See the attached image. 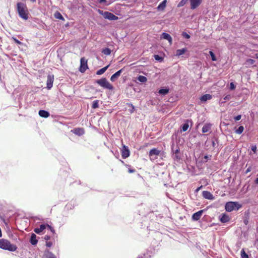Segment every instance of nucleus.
I'll list each match as a JSON object with an SVG mask.
<instances>
[{
  "mask_svg": "<svg viewBox=\"0 0 258 258\" xmlns=\"http://www.w3.org/2000/svg\"><path fill=\"white\" fill-rule=\"evenodd\" d=\"M102 52L105 55H109L111 54V51L109 48H105L102 50Z\"/></svg>",
  "mask_w": 258,
  "mask_h": 258,
  "instance_id": "nucleus-29",
  "label": "nucleus"
},
{
  "mask_svg": "<svg viewBox=\"0 0 258 258\" xmlns=\"http://www.w3.org/2000/svg\"><path fill=\"white\" fill-rule=\"evenodd\" d=\"M126 167H131V166H130V165H126Z\"/></svg>",
  "mask_w": 258,
  "mask_h": 258,
  "instance_id": "nucleus-57",
  "label": "nucleus"
},
{
  "mask_svg": "<svg viewBox=\"0 0 258 258\" xmlns=\"http://www.w3.org/2000/svg\"><path fill=\"white\" fill-rule=\"evenodd\" d=\"M160 154V151L157 148L151 149L149 153V156L151 160H154L157 159V156Z\"/></svg>",
  "mask_w": 258,
  "mask_h": 258,
  "instance_id": "nucleus-6",
  "label": "nucleus"
},
{
  "mask_svg": "<svg viewBox=\"0 0 258 258\" xmlns=\"http://www.w3.org/2000/svg\"><path fill=\"white\" fill-rule=\"evenodd\" d=\"M212 96L211 95L207 94H205V95H203V96H202L200 97V99L201 101H202V102H205L208 100H210L211 99H212Z\"/></svg>",
  "mask_w": 258,
  "mask_h": 258,
  "instance_id": "nucleus-19",
  "label": "nucleus"
},
{
  "mask_svg": "<svg viewBox=\"0 0 258 258\" xmlns=\"http://www.w3.org/2000/svg\"><path fill=\"white\" fill-rule=\"evenodd\" d=\"M231 98V96L230 95L228 94V95H226L224 97V100H229Z\"/></svg>",
  "mask_w": 258,
  "mask_h": 258,
  "instance_id": "nucleus-44",
  "label": "nucleus"
},
{
  "mask_svg": "<svg viewBox=\"0 0 258 258\" xmlns=\"http://www.w3.org/2000/svg\"><path fill=\"white\" fill-rule=\"evenodd\" d=\"M244 130V127L243 126H240L237 130L235 131L236 133L238 134H241L242 133Z\"/></svg>",
  "mask_w": 258,
  "mask_h": 258,
  "instance_id": "nucleus-32",
  "label": "nucleus"
},
{
  "mask_svg": "<svg viewBox=\"0 0 258 258\" xmlns=\"http://www.w3.org/2000/svg\"><path fill=\"white\" fill-rule=\"evenodd\" d=\"M129 105L131 106L132 107V109L130 110V112L132 113L134 112V111L135 110V107H134V106L132 104H129Z\"/></svg>",
  "mask_w": 258,
  "mask_h": 258,
  "instance_id": "nucleus-45",
  "label": "nucleus"
},
{
  "mask_svg": "<svg viewBox=\"0 0 258 258\" xmlns=\"http://www.w3.org/2000/svg\"><path fill=\"white\" fill-rule=\"evenodd\" d=\"M99 86L103 87L104 89L112 90L113 89V86L105 78H102L99 80H97L96 81Z\"/></svg>",
  "mask_w": 258,
  "mask_h": 258,
  "instance_id": "nucleus-4",
  "label": "nucleus"
},
{
  "mask_svg": "<svg viewBox=\"0 0 258 258\" xmlns=\"http://www.w3.org/2000/svg\"><path fill=\"white\" fill-rule=\"evenodd\" d=\"M235 88V86L234 85V83H231L230 84V90H234Z\"/></svg>",
  "mask_w": 258,
  "mask_h": 258,
  "instance_id": "nucleus-42",
  "label": "nucleus"
},
{
  "mask_svg": "<svg viewBox=\"0 0 258 258\" xmlns=\"http://www.w3.org/2000/svg\"><path fill=\"white\" fill-rule=\"evenodd\" d=\"M123 69H121L112 75L110 78V80L112 82H114L116 79L120 76L121 73L122 72Z\"/></svg>",
  "mask_w": 258,
  "mask_h": 258,
  "instance_id": "nucleus-16",
  "label": "nucleus"
},
{
  "mask_svg": "<svg viewBox=\"0 0 258 258\" xmlns=\"http://www.w3.org/2000/svg\"><path fill=\"white\" fill-rule=\"evenodd\" d=\"M99 13L100 14L102 15L105 19L109 20H117L118 19V17L108 12H103V11L99 10Z\"/></svg>",
  "mask_w": 258,
  "mask_h": 258,
  "instance_id": "nucleus-5",
  "label": "nucleus"
},
{
  "mask_svg": "<svg viewBox=\"0 0 258 258\" xmlns=\"http://www.w3.org/2000/svg\"><path fill=\"white\" fill-rule=\"evenodd\" d=\"M30 1H31L32 3H35V2H36V0H30Z\"/></svg>",
  "mask_w": 258,
  "mask_h": 258,
  "instance_id": "nucleus-54",
  "label": "nucleus"
},
{
  "mask_svg": "<svg viewBox=\"0 0 258 258\" xmlns=\"http://www.w3.org/2000/svg\"><path fill=\"white\" fill-rule=\"evenodd\" d=\"M138 80L142 83H145L147 81V79L146 77L143 76H139L138 78Z\"/></svg>",
  "mask_w": 258,
  "mask_h": 258,
  "instance_id": "nucleus-27",
  "label": "nucleus"
},
{
  "mask_svg": "<svg viewBox=\"0 0 258 258\" xmlns=\"http://www.w3.org/2000/svg\"><path fill=\"white\" fill-rule=\"evenodd\" d=\"M186 48H183L182 49H177L176 51V56H180L182 54L185 53V52L186 51Z\"/></svg>",
  "mask_w": 258,
  "mask_h": 258,
  "instance_id": "nucleus-24",
  "label": "nucleus"
},
{
  "mask_svg": "<svg viewBox=\"0 0 258 258\" xmlns=\"http://www.w3.org/2000/svg\"><path fill=\"white\" fill-rule=\"evenodd\" d=\"M47 227L50 229V230L53 233H54L55 230L50 225H47Z\"/></svg>",
  "mask_w": 258,
  "mask_h": 258,
  "instance_id": "nucleus-46",
  "label": "nucleus"
},
{
  "mask_svg": "<svg viewBox=\"0 0 258 258\" xmlns=\"http://www.w3.org/2000/svg\"><path fill=\"white\" fill-rule=\"evenodd\" d=\"M248 221L247 220L244 221V223L246 225Z\"/></svg>",
  "mask_w": 258,
  "mask_h": 258,
  "instance_id": "nucleus-56",
  "label": "nucleus"
},
{
  "mask_svg": "<svg viewBox=\"0 0 258 258\" xmlns=\"http://www.w3.org/2000/svg\"><path fill=\"white\" fill-rule=\"evenodd\" d=\"M203 213V210H200V211L194 213L192 216V219L195 221H198V220H199L201 218Z\"/></svg>",
  "mask_w": 258,
  "mask_h": 258,
  "instance_id": "nucleus-14",
  "label": "nucleus"
},
{
  "mask_svg": "<svg viewBox=\"0 0 258 258\" xmlns=\"http://www.w3.org/2000/svg\"><path fill=\"white\" fill-rule=\"evenodd\" d=\"M204 159H205V162H207L208 160H209V157L208 155H205L204 156Z\"/></svg>",
  "mask_w": 258,
  "mask_h": 258,
  "instance_id": "nucleus-50",
  "label": "nucleus"
},
{
  "mask_svg": "<svg viewBox=\"0 0 258 258\" xmlns=\"http://www.w3.org/2000/svg\"><path fill=\"white\" fill-rule=\"evenodd\" d=\"M188 0H181L178 4V7L183 6L184 5Z\"/></svg>",
  "mask_w": 258,
  "mask_h": 258,
  "instance_id": "nucleus-37",
  "label": "nucleus"
},
{
  "mask_svg": "<svg viewBox=\"0 0 258 258\" xmlns=\"http://www.w3.org/2000/svg\"><path fill=\"white\" fill-rule=\"evenodd\" d=\"M254 182L255 184H258V177L255 179Z\"/></svg>",
  "mask_w": 258,
  "mask_h": 258,
  "instance_id": "nucleus-51",
  "label": "nucleus"
},
{
  "mask_svg": "<svg viewBox=\"0 0 258 258\" xmlns=\"http://www.w3.org/2000/svg\"><path fill=\"white\" fill-rule=\"evenodd\" d=\"M45 228L46 226L45 225L42 224L40 226L39 228H35L34 232L37 234H39L42 231H43Z\"/></svg>",
  "mask_w": 258,
  "mask_h": 258,
  "instance_id": "nucleus-23",
  "label": "nucleus"
},
{
  "mask_svg": "<svg viewBox=\"0 0 258 258\" xmlns=\"http://www.w3.org/2000/svg\"><path fill=\"white\" fill-rule=\"evenodd\" d=\"M53 80H54L53 76L48 75L47 76V88L48 89H50L52 87Z\"/></svg>",
  "mask_w": 258,
  "mask_h": 258,
  "instance_id": "nucleus-11",
  "label": "nucleus"
},
{
  "mask_svg": "<svg viewBox=\"0 0 258 258\" xmlns=\"http://www.w3.org/2000/svg\"><path fill=\"white\" fill-rule=\"evenodd\" d=\"M105 1H106V0H99V3H102L105 2Z\"/></svg>",
  "mask_w": 258,
  "mask_h": 258,
  "instance_id": "nucleus-53",
  "label": "nucleus"
},
{
  "mask_svg": "<svg viewBox=\"0 0 258 258\" xmlns=\"http://www.w3.org/2000/svg\"><path fill=\"white\" fill-rule=\"evenodd\" d=\"M42 258H56V257L49 250H45Z\"/></svg>",
  "mask_w": 258,
  "mask_h": 258,
  "instance_id": "nucleus-15",
  "label": "nucleus"
},
{
  "mask_svg": "<svg viewBox=\"0 0 258 258\" xmlns=\"http://www.w3.org/2000/svg\"><path fill=\"white\" fill-rule=\"evenodd\" d=\"M241 207V205L237 202H228L225 205V210L230 212L233 210H238Z\"/></svg>",
  "mask_w": 258,
  "mask_h": 258,
  "instance_id": "nucleus-3",
  "label": "nucleus"
},
{
  "mask_svg": "<svg viewBox=\"0 0 258 258\" xmlns=\"http://www.w3.org/2000/svg\"><path fill=\"white\" fill-rule=\"evenodd\" d=\"M182 36L185 37V38H187V39H189L190 38V36L189 35H188V34H187L185 32H183L182 33Z\"/></svg>",
  "mask_w": 258,
  "mask_h": 258,
  "instance_id": "nucleus-41",
  "label": "nucleus"
},
{
  "mask_svg": "<svg viewBox=\"0 0 258 258\" xmlns=\"http://www.w3.org/2000/svg\"><path fill=\"white\" fill-rule=\"evenodd\" d=\"M154 57L156 60L159 61L160 62L163 60V58L159 55H154Z\"/></svg>",
  "mask_w": 258,
  "mask_h": 258,
  "instance_id": "nucleus-34",
  "label": "nucleus"
},
{
  "mask_svg": "<svg viewBox=\"0 0 258 258\" xmlns=\"http://www.w3.org/2000/svg\"><path fill=\"white\" fill-rule=\"evenodd\" d=\"M189 127V125L188 123H184L183 124L182 126V131L183 132H185L187 130L188 128Z\"/></svg>",
  "mask_w": 258,
  "mask_h": 258,
  "instance_id": "nucleus-36",
  "label": "nucleus"
},
{
  "mask_svg": "<svg viewBox=\"0 0 258 258\" xmlns=\"http://www.w3.org/2000/svg\"><path fill=\"white\" fill-rule=\"evenodd\" d=\"M99 107V100H95L93 101L92 108L95 109Z\"/></svg>",
  "mask_w": 258,
  "mask_h": 258,
  "instance_id": "nucleus-31",
  "label": "nucleus"
},
{
  "mask_svg": "<svg viewBox=\"0 0 258 258\" xmlns=\"http://www.w3.org/2000/svg\"><path fill=\"white\" fill-rule=\"evenodd\" d=\"M167 4V0H164L162 1L158 6L157 9L158 11H163L166 6Z\"/></svg>",
  "mask_w": 258,
  "mask_h": 258,
  "instance_id": "nucleus-18",
  "label": "nucleus"
},
{
  "mask_svg": "<svg viewBox=\"0 0 258 258\" xmlns=\"http://www.w3.org/2000/svg\"><path fill=\"white\" fill-rule=\"evenodd\" d=\"M109 66V65H108V66L98 70L96 72V74L97 75H101L103 74L107 70V69H108Z\"/></svg>",
  "mask_w": 258,
  "mask_h": 258,
  "instance_id": "nucleus-26",
  "label": "nucleus"
},
{
  "mask_svg": "<svg viewBox=\"0 0 258 258\" xmlns=\"http://www.w3.org/2000/svg\"><path fill=\"white\" fill-rule=\"evenodd\" d=\"M38 114L41 117H44V118L48 117L50 115L48 111L44 110H39Z\"/></svg>",
  "mask_w": 258,
  "mask_h": 258,
  "instance_id": "nucleus-20",
  "label": "nucleus"
},
{
  "mask_svg": "<svg viewBox=\"0 0 258 258\" xmlns=\"http://www.w3.org/2000/svg\"><path fill=\"white\" fill-rule=\"evenodd\" d=\"M88 69L87 60L84 57H82L80 60V66L79 71L81 73H84Z\"/></svg>",
  "mask_w": 258,
  "mask_h": 258,
  "instance_id": "nucleus-7",
  "label": "nucleus"
},
{
  "mask_svg": "<svg viewBox=\"0 0 258 258\" xmlns=\"http://www.w3.org/2000/svg\"><path fill=\"white\" fill-rule=\"evenodd\" d=\"M220 221L222 223H226L230 220V218L228 215L226 214H222L221 215Z\"/></svg>",
  "mask_w": 258,
  "mask_h": 258,
  "instance_id": "nucleus-17",
  "label": "nucleus"
},
{
  "mask_svg": "<svg viewBox=\"0 0 258 258\" xmlns=\"http://www.w3.org/2000/svg\"><path fill=\"white\" fill-rule=\"evenodd\" d=\"M169 90L168 89H161L159 90V93L160 94L166 95L168 93Z\"/></svg>",
  "mask_w": 258,
  "mask_h": 258,
  "instance_id": "nucleus-30",
  "label": "nucleus"
},
{
  "mask_svg": "<svg viewBox=\"0 0 258 258\" xmlns=\"http://www.w3.org/2000/svg\"><path fill=\"white\" fill-rule=\"evenodd\" d=\"M241 118V116L240 115H238L235 117H234V119L236 121L240 120Z\"/></svg>",
  "mask_w": 258,
  "mask_h": 258,
  "instance_id": "nucleus-49",
  "label": "nucleus"
},
{
  "mask_svg": "<svg viewBox=\"0 0 258 258\" xmlns=\"http://www.w3.org/2000/svg\"><path fill=\"white\" fill-rule=\"evenodd\" d=\"M72 132L74 134H75L78 136H79L84 135L85 133L84 129L83 128H79V127L74 128L73 130H72Z\"/></svg>",
  "mask_w": 258,
  "mask_h": 258,
  "instance_id": "nucleus-12",
  "label": "nucleus"
},
{
  "mask_svg": "<svg viewBox=\"0 0 258 258\" xmlns=\"http://www.w3.org/2000/svg\"><path fill=\"white\" fill-rule=\"evenodd\" d=\"M16 11L19 16L24 20L29 19V12L27 5L22 2H18L16 5Z\"/></svg>",
  "mask_w": 258,
  "mask_h": 258,
  "instance_id": "nucleus-1",
  "label": "nucleus"
},
{
  "mask_svg": "<svg viewBox=\"0 0 258 258\" xmlns=\"http://www.w3.org/2000/svg\"><path fill=\"white\" fill-rule=\"evenodd\" d=\"M202 187V186H201L200 187H199L198 188L196 189V192H198L200 189V188Z\"/></svg>",
  "mask_w": 258,
  "mask_h": 258,
  "instance_id": "nucleus-52",
  "label": "nucleus"
},
{
  "mask_svg": "<svg viewBox=\"0 0 258 258\" xmlns=\"http://www.w3.org/2000/svg\"><path fill=\"white\" fill-rule=\"evenodd\" d=\"M211 128V124L210 123L205 124L202 128V132L203 133H206L209 132Z\"/></svg>",
  "mask_w": 258,
  "mask_h": 258,
  "instance_id": "nucleus-21",
  "label": "nucleus"
},
{
  "mask_svg": "<svg viewBox=\"0 0 258 258\" xmlns=\"http://www.w3.org/2000/svg\"><path fill=\"white\" fill-rule=\"evenodd\" d=\"M241 256L242 258H248V254L245 252L244 249L241 251Z\"/></svg>",
  "mask_w": 258,
  "mask_h": 258,
  "instance_id": "nucleus-33",
  "label": "nucleus"
},
{
  "mask_svg": "<svg viewBox=\"0 0 258 258\" xmlns=\"http://www.w3.org/2000/svg\"><path fill=\"white\" fill-rule=\"evenodd\" d=\"M52 245V242L51 241H46V246L47 247H50Z\"/></svg>",
  "mask_w": 258,
  "mask_h": 258,
  "instance_id": "nucleus-39",
  "label": "nucleus"
},
{
  "mask_svg": "<svg viewBox=\"0 0 258 258\" xmlns=\"http://www.w3.org/2000/svg\"><path fill=\"white\" fill-rule=\"evenodd\" d=\"M251 150L255 153L256 151V145H252L251 147Z\"/></svg>",
  "mask_w": 258,
  "mask_h": 258,
  "instance_id": "nucleus-43",
  "label": "nucleus"
},
{
  "mask_svg": "<svg viewBox=\"0 0 258 258\" xmlns=\"http://www.w3.org/2000/svg\"><path fill=\"white\" fill-rule=\"evenodd\" d=\"M190 9L194 10L198 8L202 3V0H189Z\"/></svg>",
  "mask_w": 258,
  "mask_h": 258,
  "instance_id": "nucleus-9",
  "label": "nucleus"
},
{
  "mask_svg": "<svg viewBox=\"0 0 258 258\" xmlns=\"http://www.w3.org/2000/svg\"><path fill=\"white\" fill-rule=\"evenodd\" d=\"M50 237L48 235H45L44 239L46 241H48L50 240Z\"/></svg>",
  "mask_w": 258,
  "mask_h": 258,
  "instance_id": "nucleus-48",
  "label": "nucleus"
},
{
  "mask_svg": "<svg viewBox=\"0 0 258 258\" xmlns=\"http://www.w3.org/2000/svg\"><path fill=\"white\" fill-rule=\"evenodd\" d=\"M55 16L56 18L59 19L60 20L63 19V17L59 13H58L57 15H56Z\"/></svg>",
  "mask_w": 258,
  "mask_h": 258,
  "instance_id": "nucleus-40",
  "label": "nucleus"
},
{
  "mask_svg": "<svg viewBox=\"0 0 258 258\" xmlns=\"http://www.w3.org/2000/svg\"><path fill=\"white\" fill-rule=\"evenodd\" d=\"M250 169L248 168L246 170V173H247L248 172L250 171Z\"/></svg>",
  "mask_w": 258,
  "mask_h": 258,
  "instance_id": "nucleus-55",
  "label": "nucleus"
},
{
  "mask_svg": "<svg viewBox=\"0 0 258 258\" xmlns=\"http://www.w3.org/2000/svg\"><path fill=\"white\" fill-rule=\"evenodd\" d=\"M12 39L14 40V41L18 44H22V42L21 41H20L19 40H18L16 38L14 37H12Z\"/></svg>",
  "mask_w": 258,
  "mask_h": 258,
  "instance_id": "nucleus-38",
  "label": "nucleus"
},
{
  "mask_svg": "<svg viewBox=\"0 0 258 258\" xmlns=\"http://www.w3.org/2000/svg\"><path fill=\"white\" fill-rule=\"evenodd\" d=\"M255 61L254 60L252 59H247L245 62V64L246 65L247 67L249 66L250 65L253 64L254 63Z\"/></svg>",
  "mask_w": 258,
  "mask_h": 258,
  "instance_id": "nucleus-28",
  "label": "nucleus"
},
{
  "mask_svg": "<svg viewBox=\"0 0 258 258\" xmlns=\"http://www.w3.org/2000/svg\"><path fill=\"white\" fill-rule=\"evenodd\" d=\"M202 195L203 197L206 199L213 200L214 199V197L213 196V195L210 191H203L202 192Z\"/></svg>",
  "mask_w": 258,
  "mask_h": 258,
  "instance_id": "nucleus-13",
  "label": "nucleus"
},
{
  "mask_svg": "<svg viewBox=\"0 0 258 258\" xmlns=\"http://www.w3.org/2000/svg\"><path fill=\"white\" fill-rule=\"evenodd\" d=\"M30 242L32 245H36L37 243L38 240L37 239V236L35 234H34V233L32 234V235L31 236Z\"/></svg>",
  "mask_w": 258,
  "mask_h": 258,
  "instance_id": "nucleus-22",
  "label": "nucleus"
},
{
  "mask_svg": "<svg viewBox=\"0 0 258 258\" xmlns=\"http://www.w3.org/2000/svg\"><path fill=\"white\" fill-rule=\"evenodd\" d=\"M179 149H177L175 151H173V158L174 160H179L180 159V157L179 156Z\"/></svg>",
  "mask_w": 258,
  "mask_h": 258,
  "instance_id": "nucleus-25",
  "label": "nucleus"
},
{
  "mask_svg": "<svg viewBox=\"0 0 258 258\" xmlns=\"http://www.w3.org/2000/svg\"><path fill=\"white\" fill-rule=\"evenodd\" d=\"M0 248L10 251H15L17 247L16 245L12 244L8 240L0 239Z\"/></svg>",
  "mask_w": 258,
  "mask_h": 258,
  "instance_id": "nucleus-2",
  "label": "nucleus"
},
{
  "mask_svg": "<svg viewBox=\"0 0 258 258\" xmlns=\"http://www.w3.org/2000/svg\"><path fill=\"white\" fill-rule=\"evenodd\" d=\"M128 172L130 173H135L136 172V170L134 169L128 168Z\"/></svg>",
  "mask_w": 258,
  "mask_h": 258,
  "instance_id": "nucleus-47",
  "label": "nucleus"
},
{
  "mask_svg": "<svg viewBox=\"0 0 258 258\" xmlns=\"http://www.w3.org/2000/svg\"><path fill=\"white\" fill-rule=\"evenodd\" d=\"M161 38L168 40L170 45L172 44V38L171 36L167 33H163L161 35Z\"/></svg>",
  "mask_w": 258,
  "mask_h": 258,
  "instance_id": "nucleus-10",
  "label": "nucleus"
},
{
  "mask_svg": "<svg viewBox=\"0 0 258 258\" xmlns=\"http://www.w3.org/2000/svg\"><path fill=\"white\" fill-rule=\"evenodd\" d=\"M121 157L123 159H125L130 156V151L128 147L125 145H123L121 150Z\"/></svg>",
  "mask_w": 258,
  "mask_h": 258,
  "instance_id": "nucleus-8",
  "label": "nucleus"
},
{
  "mask_svg": "<svg viewBox=\"0 0 258 258\" xmlns=\"http://www.w3.org/2000/svg\"><path fill=\"white\" fill-rule=\"evenodd\" d=\"M209 54L210 55H211V59L213 61H216L217 60V58H216V57L215 56V55L214 54V53L213 52V51H209Z\"/></svg>",
  "mask_w": 258,
  "mask_h": 258,
  "instance_id": "nucleus-35",
  "label": "nucleus"
}]
</instances>
